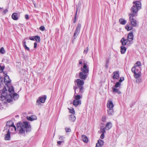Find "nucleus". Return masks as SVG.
Returning a JSON list of instances; mask_svg holds the SVG:
<instances>
[{
	"label": "nucleus",
	"mask_w": 147,
	"mask_h": 147,
	"mask_svg": "<svg viewBox=\"0 0 147 147\" xmlns=\"http://www.w3.org/2000/svg\"><path fill=\"white\" fill-rule=\"evenodd\" d=\"M133 5L131 9V11L132 12L129 15L130 23L129 24H127L125 27V28L127 31L132 30L133 29V27L137 26V22L134 17L137 16L138 11L141 8L142 5L140 1H133Z\"/></svg>",
	"instance_id": "nucleus-1"
},
{
	"label": "nucleus",
	"mask_w": 147,
	"mask_h": 147,
	"mask_svg": "<svg viewBox=\"0 0 147 147\" xmlns=\"http://www.w3.org/2000/svg\"><path fill=\"white\" fill-rule=\"evenodd\" d=\"M1 92H0L1 96H0V100H5L8 102H10L12 101V96L11 94H7L5 92L7 91L5 87H4L3 90H0Z\"/></svg>",
	"instance_id": "nucleus-2"
},
{
	"label": "nucleus",
	"mask_w": 147,
	"mask_h": 147,
	"mask_svg": "<svg viewBox=\"0 0 147 147\" xmlns=\"http://www.w3.org/2000/svg\"><path fill=\"white\" fill-rule=\"evenodd\" d=\"M81 70L79 74V77L83 80H85L87 77V74L89 71L88 67L87 66L86 63L84 62L83 67H81Z\"/></svg>",
	"instance_id": "nucleus-3"
},
{
	"label": "nucleus",
	"mask_w": 147,
	"mask_h": 147,
	"mask_svg": "<svg viewBox=\"0 0 147 147\" xmlns=\"http://www.w3.org/2000/svg\"><path fill=\"white\" fill-rule=\"evenodd\" d=\"M134 35L132 32H130L127 36V39H125L124 37H123L120 40L122 45L125 46L127 43L128 41L129 42H131L133 40Z\"/></svg>",
	"instance_id": "nucleus-4"
},
{
	"label": "nucleus",
	"mask_w": 147,
	"mask_h": 147,
	"mask_svg": "<svg viewBox=\"0 0 147 147\" xmlns=\"http://www.w3.org/2000/svg\"><path fill=\"white\" fill-rule=\"evenodd\" d=\"M22 125L26 133H29L31 131V127L29 122L25 121L23 122Z\"/></svg>",
	"instance_id": "nucleus-5"
},
{
	"label": "nucleus",
	"mask_w": 147,
	"mask_h": 147,
	"mask_svg": "<svg viewBox=\"0 0 147 147\" xmlns=\"http://www.w3.org/2000/svg\"><path fill=\"white\" fill-rule=\"evenodd\" d=\"M81 25L80 23H78L77 24L76 29L75 30L74 36L72 39V42L73 43L75 40L78 34L80 33Z\"/></svg>",
	"instance_id": "nucleus-6"
},
{
	"label": "nucleus",
	"mask_w": 147,
	"mask_h": 147,
	"mask_svg": "<svg viewBox=\"0 0 147 147\" xmlns=\"http://www.w3.org/2000/svg\"><path fill=\"white\" fill-rule=\"evenodd\" d=\"M17 128L19 131V133L20 134H23L25 133V130L24 129L23 125H22V123L21 122H19L17 124Z\"/></svg>",
	"instance_id": "nucleus-7"
},
{
	"label": "nucleus",
	"mask_w": 147,
	"mask_h": 147,
	"mask_svg": "<svg viewBox=\"0 0 147 147\" xmlns=\"http://www.w3.org/2000/svg\"><path fill=\"white\" fill-rule=\"evenodd\" d=\"M47 98V96L46 95H44L43 96H40L38 98V99L36 100V102H41L42 103H44L45 102V100Z\"/></svg>",
	"instance_id": "nucleus-8"
},
{
	"label": "nucleus",
	"mask_w": 147,
	"mask_h": 147,
	"mask_svg": "<svg viewBox=\"0 0 147 147\" xmlns=\"http://www.w3.org/2000/svg\"><path fill=\"white\" fill-rule=\"evenodd\" d=\"M75 82L77 83L78 87L83 86L84 83V80H81L80 79H77Z\"/></svg>",
	"instance_id": "nucleus-9"
},
{
	"label": "nucleus",
	"mask_w": 147,
	"mask_h": 147,
	"mask_svg": "<svg viewBox=\"0 0 147 147\" xmlns=\"http://www.w3.org/2000/svg\"><path fill=\"white\" fill-rule=\"evenodd\" d=\"M6 126H8V127L11 126H13V129L15 131H16V127L14 125V123L10 121H8L6 123Z\"/></svg>",
	"instance_id": "nucleus-10"
},
{
	"label": "nucleus",
	"mask_w": 147,
	"mask_h": 147,
	"mask_svg": "<svg viewBox=\"0 0 147 147\" xmlns=\"http://www.w3.org/2000/svg\"><path fill=\"white\" fill-rule=\"evenodd\" d=\"M11 132L8 129L7 131V134L5 135L4 140H10L11 139L10 136Z\"/></svg>",
	"instance_id": "nucleus-11"
},
{
	"label": "nucleus",
	"mask_w": 147,
	"mask_h": 147,
	"mask_svg": "<svg viewBox=\"0 0 147 147\" xmlns=\"http://www.w3.org/2000/svg\"><path fill=\"white\" fill-rule=\"evenodd\" d=\"M112 75H113V76H112V78L113 79H118L119 77V71H116L114 72Z\"/></svg>",
	"instance_id": "nucleus-12"
},
{
	"label": "nucleus",
	"mask_w": 147,
	"mask_h": 147,
	"mask_svg": "<svg viewBox=\"0 0 147 147\" xmlns=\"http://www.w3.org/2000/svg\"><path fill=\"white\" fill-rule=\"evenodd\" d=\"M11 81V80L9 79V76L7 75V74H5L4 77V83L7 84L10 83Z\"/></svg>",
	"instance_id": "nucleus-13"
},
{
	"label": "nucleus",
	"mask_w": 147,
	"mask_h": 147,
	"mask_svg": "<svg viewBox=\"0 0 147 147\" xmlns=\"http://www.w3.org/2000/svg\"><path fill=\"white\" fill-rule=\"evenodd\" d=\"M27 120L30 121H32L34 120H36L37 119L35 115H32L31 116L26 117Z\"/></svg>",
	"instance_id": "nucleus-14"
},
{
	"label": "nucleus",
	"mask_w": 147,
	"mask_h": 147,
	"mask_svg": "<svg viewBox=\"0 0 147 147\" xmlns=\"http://www.w3.org/2000/svg\"><path fill=\"white\" fill-rule=\"evenodd\" d=\"M104 142L103 140L99 139L98 140V142L96 143L95 147H100L103 145Z\"/></svg>",
	"instance_id": "nucleus-15"
},
{
	"label": "nucleus",
	"mask_w": 147,
	"mask_h": 147,
	"mask_svg": "<svg viewBox=\"0 0 147 147\" xmlns=\"http://www.w3.org/2000/svg\"><path fill=\"white\" fill-rule=\"evenodd\" d=\"M73 104L75 107H77L78 105H81V100H74L73 101Z\"/></svg>",
	"instance_id": "nucleus-16"
},
{
	"label": "nucleus",
	"mask_w": 147,
	"mask_h": 147,
	"mask_svg": "<svg viewBox=\"0 0 147 147\" xmlns=\"http://www.w3.org/2000/svg\"><path fill=\"white\" fill-rule=\"evenodd\" d=\"M107 106L109 109L113 108L114 106L112 101L111 100L109 101L107 104Z\"/></svg>",
	"instance_id": "nucleus-17"
},
{
	"label": "nucleus",
	"mask_w": 147,
	"mask_h": 147,
	"mask_svg": "<svg viewBox=\"0 0 147 147\" xmlns=\"http://www.w3.org/2000/svg\"><path fill=\"white\" fill-rule=\"evenodd\" d=\"M18 14L16 13H13L11 15V18L14 20H16L18 19Z\"/></svg>",
	"instance_id": "nucleus-18"
},
{
	"label": "nucleus",
	"mask_w": 147,
	"mask_h": 147,
	"mask_svg": "<svg viewBox=\"0 0 147 147\" xmlns=\"http://www.w3.org/2000/svg\"><path fill=\"white\" fill-rule=\"evenodd\" d=\"M127 49L126 47L122 45L120 47V52L121 54H123L125 53Z\"/></svg>",
	"instance_id": "nucleus-19"
},
{
	"label": "nucleus",
	"mask_w": 147,
	"mask_h": 147,
	"mask_svg": "<svg viewBox=\"0 0 147 147\" xmlns=\"http://www.w3.org/2000/svg\"><path fill=\"white\" fill-rule=\"evenodd\" d=\"M107 112L109 115L112 116L114 113V111L113 108L109 109L107 110Z\"/></svg>",
	"instance_id": "nucleus-20"
},
{
	"label": "nucleus",
	"mask_w": 147,
	"mask_h": 147,
	"mask_svg": "<svg viewBox=\"0 0 147 147\" xmlns=\"http://www.w3.org/2000/svg\"><path fill=\"white\" fill-rule=\"evenodd\" d=\"M69 120L72 122H74L76 119V117L74 115H71L69 117Z\"/></svg>",
	"instance_id": "nucleus-21"
},
{
	"label": "nucleus",
	"mask_w": 147,
	"mask_h": 147,
	"mask_svg": "<svg viewBox=\"0 0 147 147\" xmlns=\"http://www.w3.org/2000/svg\"><path fill=\"white\" fill-rule=\"evenodd\" d=\"M8 91L9 94H11V95L14 92V90L13 86H11L9 87Z\"/></svg>",
	"instance_id": "nucleus-22"
},
{
	"label": "nucleus",
	"mask_w": 147,
	"mask_h": 147,
	"mask_svg": "<svg viewBox=\"0 0 147 147\" xmlns=\"http://www.w3.org/2000/svg\"><path fill=\"white\" fill-rule=\"evenodd\" d=\"M112 127V124L111 122H108L107 123L106 129L107 130H109Z\"/></svg>",
	"instance_id": "nucleus-23"
},
{
	"label": "nucleus",
	"mask_w": 147,
	"mask_h": 147,
	"mask_svg": "<svg viewBox=\"0 0 147 147\" xmlns=\"http://www.w3.org/2000/svg\"><path fill=\"white\" fill-rule=\"evenodd\" d=\"M22 43L23 46L24 48L27 51H29L30 50L29 48L26 45V42L24 40V41L22 42Z\"/></svg>",
	"instance_id": "nucleus-24"
},
{
	"label": "nucleus",
	"mask_w": 147,
	"mask_h": 147,
	"mask_svg": "<svg viewBox=\"0 0 147 147\" xmlns=\"http://www.w3.org/2000/svg\"><path fill=\"white\" fill-rule=\"evenodd\" d=\"M12 96V100H13V98L14 100H15L17 99L19 97V95L15 93H13Z\"/></svg>",
	"instance_id": "nucleus-25"
},
{
	"label": "nucleus",
	"mask_w": 147,
	"mask_h": 147,
	"mask_svg": "<svg viewBox=\"0 0 147 147\" xmlns=\"http://www.w3.org/2000/svg\"><path fill=\"white\" fill-rule=\"evenodd\" d=\"M82 138L83 141L87 143L88 141V139L87 137L84 135H82Z\"/></svg>",
	"instance_id": "nucleus-26"
},
{
	"label": "nucleus",
	"mask_w": 147,
	"mask_h": 147,
	"mask_svg": "<svg viewBox=\"0 0 147 147\" xmlns=\"http://www.w3.org/2000/svg\"><path fill=\"white\" fill-rule=\"evenodd\" d=\"M141 72L139 71L138 73L136 72L134 74V76L135 78L137 79L140 78L141 76L140 74Z\"/></svg>",
	"instance_id": "nucleus-27"
},
{
	"label": "nucleus",
	"mask_w": 147,
	"mask_h": 147,
	"mask_svg": "<svg viewBox=\"0 0 147 147\" xmlns=\"http://www.w3.org/2000/svg\"><path fill=\"white\" fill-rule=\"evenodd\" d=\"M120 23L122 25H125L126 23V21L123 18H120L119 20Z\"/></svg>",
	"instance_id": "nucleus-28"
},
{
	"label": "nucleus",
	"mask_w": 147,
	"mask_h": 147,
	"mask_svg": "<svg viewBox=\"0 0 147 147\" xmlns=\"http://www.w3.org/2000/svg\"><path fill=\"white\" fill-rule=\"evenodd\" d=\"M79 88V92L78 94L80 95L84 92V88L83 86H81L80 87H78Z\"/></svg>",
	"instance_id": "nucleus-29"
},
{
	"label": "nucleus",
	"mask_w": 147,
	"mask_h": 147,
	"mask_svg": "<svg viewBox=\"0 0 147 147\" xmlns=\"http://www.w3.org/2000/svg\"><path fill=\"white\" fill-rule=\"evenodd\" d=\"M78 7H77L76 9V12L75 13V15L74 17V20H73V23H75L76 21L77 13L78 12Z\"/></svg>",
	"instance_id": "nucleus-30"
},
{
	"label": "nucleus",
	"mask_w": 147,
	"mask_h": 147,
	"mask_svg": "<svg viewBox=\"0 0 147 147\" xmlns=\"http://www.w3.org/2000/svg\"><path fill=\"white\" fill-rule=\"evenodd\" d=\"M34 38L36 41L38 42H40V39L39 36L37 35L36 36H34Z\"/></svg>",
	"instance_id": "nucleus-31"
},
{
	"label": "nucleus",
	"mask_w": 147,
	"mask_h": 147,
	"mask_svg": "<svg viewBox=\"0 0 147 147\" xmlns=\"http://www.w3.org/2000/svg\"><path fill=\"white\" fill-rule=\"evenodd\" d=\"M82 96H81L80 94L77 95H74L75 100H80V99Z\"/></svg>",
	"instance_id": "nucleus-32"
},
{
	"label": "nucleus",
	"mask_w": 147,
	"mask_h": 147,
	"mask_svg": "<svg viewBox=\"0 0 147 147\" xmlns=\"http://www.w3.org/2000/svg\"><path fill=\"white\" fill-rule=\"evenodd\" d=\"M100 130L101 131L100 133H102L104 134L106 132L105 128L103 126L101 127Z\"/></svg>",
	"instance_id": "nucleus-33"
},
{
	"label": "nucleus",
	"mask_w": 147,
	"mask_h": 147,
	"mask_svg": "<svg viewBox=\"0 0 147 147\" xmlns=\"http://www.w3.org/2000/svg\"><path fill=\"white\" fill-rule=\"evenodd\" d=\"M121 83L119 82H117L115 84L114 87L115 88H117L121 86Z\"/></svg>",
	"instance_id": "nucleus-34"
},
{
	"label": "nucleus",
	"mask_w": 147,
	"mask_h": 147,
	"mask_svg": "<svg viewBox=\"0 0 147 147\" xmlns=\"http://www.w3.org/2000/svg\"><path fill=\"white\" fill-rule=\"evenodd\" d=\"M0 53L1 54H4L5 53V50L3 47H1L0 49Z\"/></svg>",
	"instance_id": "nucleus-35"
},
{
	"label": "nucleus",
	"mask_w": 147,
	"mask_h": 147,
	"mask_svg": "<svg viewBox=\"0 0 147 147\" xmlns=\"http://www.w3.org/2000/svg\"><path fill=\"white\" fill-rule=\"evenodd\" d=\"M106 117L105 116H103L102 118V121L103 122H105L106 120Z\"/></svg>",
	"instance_id": "nucleus-36"
},
{
	"label": "nucleus",
	"mask_w": 147,
	"mask_h": 147,
	"mask_svg": "<svg viewBox=\"0 0 147 147\" xmlns=\"http://www.w3.org/2000/svg\"><path fill=\"white\" fill-rule=\"evenodd\" d=\"M135 69H136V67L135 66H134L133 67H132L131 68V71L134 74L136 72L135 71Z\"/></svg>",
	"instance_id": "nucleus-37"
},
{
	"label": "nucleus",
	"mask_w": 147,
	"mask_h": 147,
	"mask_svg": "<svg viewBox=\"0 0 147 147\" xmlns=\"http://www.w3.org/2000/svg\"><path fill=\"white\" fill-rule=\"evenodd\" d=\"M119 90L118 88H113V90L114 92H117Z\"/></svg>",
	"instance_id": "nucleus-38"
},
{
	"label": "nucleus",
	"mask_w": 147,
	"mask_h": 147,
	"mask_svg": "<svg viewBox=\"0 0 147 147\" xmlns=\"http://www.w3.org/2000/svg\"><path fill=\"white\" fill-rule=\"evenodd\" d=\"M69 109V112L73 114V115L75 113V112L74 109Z\"/></svg>",
	"instance_id": "nucleus-39"
},
{
	"label": "nucleus",
	"mask_w": 147,
	"mask_h": 147,
	"mask_svg": "<svg viewBox=\"0 0 147 147\" xmlns=\"http://www.w3.org/2000/svg\"><path fill=\"white\" fill-rule=\"evenodd\" d=\"M4 66H1L0 65V73L2 72L4 68Z\"/></svg>",
	"instance_id": "nucleus-40"
},
{
	"label": "nucleus",
	"mask_w": 147,
	"mask_h": 147,
	"mask_svg": "<svg viewBox=\"0 0 147 147\" xmlns=\"http://www.w3.org/2000/svg\"><path fill=\"white\" fill-rule=\"evenodd\" d=\"M88 50V47H87L84 50V53L85 54H86L87 53Z\"/></svg>",
	"instance_id": "nucleus-41"
},
{
	"label": "nucleus",
	"mask_w": 147,
	"mask_h": 147,
	"mask_svg": "<svg viewBox=\"0 0 147 147\" xmlns=\"http://www.w3.org/2000/svg\"><path fill=\"white\" fill-rule=\"evenodd\" d=\"M124 78L123 77H121L120 78V79L119 80V82L121 83V82H122L123 81H124Z\"/></svg>",
	"instance_id": "nucleus-42"
},
{
	"label": "nucleus",
	"mask_w": 147,
	"mask_h": 147,
	"mask_svg": "<svg viewBox=\"0 0 147 147\" xmlns=\"http://www.w3.org/2000/svg\"><path fill=\"white\" fill-rule=\"evenodd\" d=\"M39 29L40 30L43 31L45 30V27L44 26H42L40 27Z\"/></svg>",
	"instance_id": "nucleus-43"
},
{
	"label": "nucleus",
	"mask_w": 147,
	"mask_h": 147,
	"mask_svg": "<svg viewBox=\"0 0 147 147\" xmlns=\"http://www.w3.org/2000/svg\"><path fill=\"white\" fill-rule=\"evenodd\" d=\"M136 64L137 65L136 66H137V67L138 66H140L141 65V63L139 61H137L136 63Z\"/></svg>",
	"instance_id": "nucleus-44"
},
{
	"label": "nucleus",
	"mask_w": 147,
	"mask_h": 147,
	"mask_svg": "<svg viewBox=\"0 0 147 147\" xmlns=\"http://www.w3.org/2000/svg\"><path fill=\"white\" fill-rule=\"evenodd\" d=\"M8 129L9 130V131H14V129H13V126H10L9 127V129Z\"/></svg>",
	"instance_id": "nucleus-45"
},
{
	"label": "nucleus",
	"mask_w": 147,
	"mask_h": 147,
	"mask_svg": "<svg viewBox=\"0 0 147 147\" xmlns=\"http://www.w3.org/2000/svg\"><path fill=\"white\" fill-rule=\"evenodd\" d=\"M65 130L66 132H69L71 131V129L70 128H65Z\"/></svg>",
	"instance_id": "nucleus-46"
},
{
	"label": "nucleus",
	"mask_w": 147,
	"mask_h": 147,
	"mask_svg": "<svg viewBox=\"0 0 147 147\" xmlns=\"http://www.w3.org/2000/svg\"><path fill=\"white\" fill-rule=\"evenodd\" d=\"M8 11V9H7L5 10L3 12V15L5 14Z\"/></svg>",
	"instance_id": "nucleus-47"
},
{
	"label": "nucleus",
	"mask_w": 147,
	"mask_h": 147,
	"mask_svg": "<svg viewBox=\"0 0 147 147\" xmlns=\"http://www.w3.org/2000/svg\"><path fill=\"white\" fill-rule=\"evenodd\" d=\"M105 137L104 134L102 133L100 136V138L101 139H103Z\"/></svg>",
	"instance_id": "nucleus-48"
},
{
	"label": "nucleus",
	"mask_w": 147,
	"mask_h": 147,
	"mask_svg": "<svg viewBox=\"0 0 147 147\" xmlns=\"http://www.w3.org/2000/svg\"><path fill=\"white\" fill-rule=\"evenodd\" d=\"M29 39L31 40H34V36L33 37H29Z\"/></svg>",
	"instance_id": "nucleus-49"
},
{
	"label": "nucleus",
	"mask_w": 147,
	"mask_h": 147,
	"mask_svg": "<svg viewBox=\"0 0 147 147\" xmlns=\"http://www.w3.org/2000/svg\"><path fill=\"white\" fill-rule=\"evenodd\" d=\"M78 88V86H74V89L75 90V94L76 93V90Z\"/></svg>",
	"instance_id": "nucleus-50"
},
{
	"label": "nucleus",
	"mask_w": 147,
	"mask_h": 147,
	"mask_svg": "<svg viewBox=\"0 0 147 147\" xmlns=\"http://www.w3.org/2000/svg\"><path fill=\"white\" fill-rule=\"evenodd\" d=\"M64 141H59L57 142L58 144L61 145L62 143L64 142Z\"/></svg>",
	"instance_id": "nucleus-51"
},
{
	"label": "nucleus",
	"mask_w": 147,
	"mask_h": 147,
	"mask_svg": "<svg viewBox=\"0 0 147 147\" xmlns=\"http://www.w3.org/2000/svg\"><path fill=\"white\" fill-rule=\"evenodd\" d=\"M25 18L26 20L29 19V16L28 14H26L25 16Z\"/></svg>",
	"instance_id": "nucleus-52"
},
{
	"label": "nucleus",
	"mask_w": 147,
	"mask_h": 147,
	"mask_svg": "<svg viewBox=\"0 0 147 147\" xmlns=\"http://www.w3.org/2000/svg\"><path fill=\"white\" fill-rule=\"evenodd\" d=\"M3 78L2 77H0V83L2 84L3 82Z\"/></svg>",
	"instance_id": "nucleus-53"
},
{
	"label": "nucleus",
	"mask_w": 147,
	"mask_h": 147,
	"mask_svg": "<svg viewBox=\"0 0 147 147\" xmlns=\"http://www.w3.org/2000/svg\"><path fill=\"white\" fill-rule=\"evenodd\" d=\"M37 45V43L36 42H35L34 43V49H36V48Z\"/></svg>",
	"instance_id": "nucleus-54"
},
{
	"label": "nucleus",
	"mask_w": 147,
	"mask_h": 147,
	"mask_svg": "<svg viewBox=\"0 0 147 147\" xmlns=\"http://www.w3.org/2000/svg\"><path fill=\"white\" fill-rule=\"evenodd\" d=\"M64 138V137L63 136H60L59 137V139L61 140H63Z\"/></svg>",
	"instance_id": "nucleus-55"
},
{
	"label": "nucleus",
	"mask_w": 147,
	"mask_h": 147,
	"mask_svg": "<svg viewBox=\"0 0 147 147\" xmlns=\"http://www.w3.org/2000/svg\"><path fill=\"white\" fill-rule=\"evenodd\" d=\"M136 69H135V71L136 73H138V70L139 69L137 68V66H136Z\"/></svg>",
	"instance_id": "nucleus-56"
},
{
	"label": "nucleus",
	"mask_w": 147,
	"mask_h": 147,
	"mask_svg": "<svg viewBox=\"0 0 147 147\" xmlns=\"http://www.w3.org/2000/svg\"><path fill=\"white\" fill-rule=\"evenodd\" d=\"M79 63L80 65L82 64V59H80L79 61Z\"/></svg>",
	"instance_id": "nucleus-57"
},
{
	"label": "nucleus",
	"mask_w": 147,
	"mask_h": 147,
	"mask_svg": "<svg viewBox=\"0 0 147 147\" xmlns=\"http://www.w3.org/2000/svg\"><path fill=\"white\" fill-rule=\"evenodd\" d=\"M8 127H8V126H6L5 127H4V131L5 130L7 129H8Z\"/></svg>",
	"instance_id": "nucleus-58"
},
{
	"label": "nucleus",
	"mask_w": 147,
	"mask_h": 147,
	"mask_svg": "<svg viewBox=\"0 0 147 147\" xmlns=\"http://www.w3.org/2000/svg\"><path fill=\"white\" fill-rule=\"evenodd\" d=\"M109 63V60L108 59H107L106 60V63L107 64H108Z\"/></svg>",
	"instance_id": "nucleus-59"
},
{
	"label": "nucleus",
	"mask_w": 147,
	"mask_h": 147,
	"mask_svg": "<svg viewBox=\"0 0 147 147\" xmlns=\"http://www.w3.org/2000/svg\"><path fill=\"white\" fill-rule=\"evenodd\" d=\"M108 64H107L106 63V64H105V67L107 68H108Z\"/></svg>",
	"instance_id": "nucleus-60"
},
{
	"label": "nucleus",
	"mask_w": 147,
	"mask_h": 147,
	"mask_svg": "<svg viewBox=\"0 0 147 147\" xmlns=\"http://www.w3.org/2000/svg\"><path fill=\"white\" fill-rule=\"evenodd\" d=\"M117 93L119 94H120L121 93V91H120L119 90L117 92Z\"/></svg>",
	"instance_id": "nucleus-61"
},
{
	"label": "nucleus",
	"mask_w": 147,
	"mask_h": 147,
	"mask_svg": "<svg viewBox=\"0 0 147 147\" xmlns=\"http://www.w3.org/2000/svg\"><path fill=\"white\" fill-rule=\"evenodd\" d=\"M3 9V8H1V7H0V9Z\"/></svg>",
	"instance_id": "nucleus-62"
},
{
	"label": "nucleus",
	"mask_w": 147,
	"mask_h": 147,
	"mask_svg": "<svg viewBox=\"0 0 147 147\" xmlns=\"http://www.w3.org/2000/svg\"><path fill=\"white\" fill-rule=\"evenodd\" d=\"M39 104H40V103H38V105H39Z\"/></svg>",
	"instance_id": "nucleus-63"
}]
</instances>
